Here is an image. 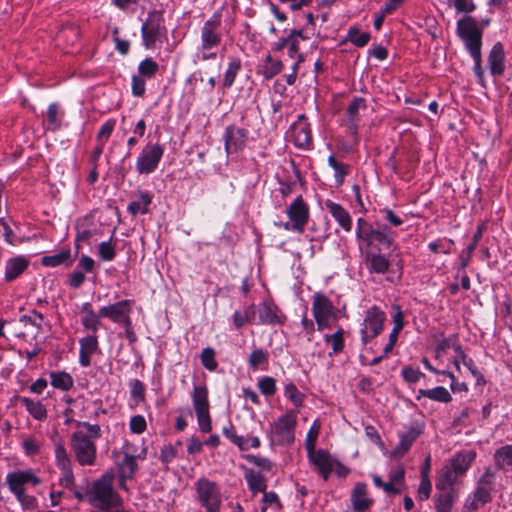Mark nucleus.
<instances>
[{"label":"nucleus","instance_id":"nucleus-1","mask_svg":"<svg viewBox=\"0 0 512 512\" xmlns=\"http://www.w3.org/2000/svg\"><path fill=\"white\" fill-rule=\"evenodd\" d=\"M355 237L360 252L382 251L394 245L396 233L385 224L374 226L360 217L356 222Z\"/></svg>","mask_w":512,"mask_h":512},{"label":"nucleus","instance_id":"nucleus-2","mask_svg":"<svg viewBox=\"0 0 512 512\" xmlns=\"http://www.w3.org/2000/svg\"><path fill=\"white\" fill-rule=\"evenodd\" d=\"M222 39V16L215 12L200 28V43L192 57L193 63L216 60Z\"/></svg>","mask_w":512,"mask_h":512},{"label":"nucleus","instance_id":"nucleus-3","mask_svg":"<svg viewBox=\"0 0 512 512\" xmlns=\"http://www.w3.org/2000/svg\"><path fill=\"white\" fill-rule=\"evenodd\" d=\"M78 426L84 427L88 433L75 431L71 435V448L75 458L81 466H92L96 462L97 448L95 440L101 437V428L98 424L78 422Z\"/></svg>","mask_w":512,"mask_h":512},{"label":"nucleus","instance_id":"nucleus-4","mask_svg":"<svg viewBox=\"0 0 512 512\" xmlns=\"http://www.w3.org/2000/svg\"><path fill=\"white\" fill-rule=\"evenodd\" d=\"M114 481L115 474L106 472L88 485V503L100 510L121 507L123 499L114 488Z\"/></svg>","mask_w":512,"mask_h":512},{"label":"nucleus","instance_id":"nucleus-5","mask_svg":"<svg viewBox=\"0 0 512 512\" xmlns=\"http://www.w3.org/2000/svg\"><path fill=\"white\" fill-rule=\"evenodd\" d=\"M496 471L486 467L483 474L476 481L475 488L465 498L463 512H473L492 501V492L495 486Z\"/></svg>","mask_w":512,"mask_h":512},{"label":"nucleus","instance_id":"nucleus-6","mask_svg":"<svg viewBox=\"0 0 512 512\" xmlns=\"http://www.w3.org/2000/svg\"><path fill=\"white\" fill-rule=\"evenodd\" d=\"M40 482V478L31 469L18 470L6 475V484L9 490L24 509H34L37 502L34 496L25 493L24 486L27 484L37 486Z\"/></svg>","mask_w":512,"mask_h":512},{"label":"nucleus","instance_id":"nucleus-7","mask_svg":"<svg viewBox=\"0 0 512 512\" xmlns=\"http://www.w3.org/2000/svg\"><path fill=\"white\" fill-rule=\"evenodd\" d=\"M307 457L324 480H328L333 471L339 477H345L349 473V469L334 458L328 451L324 449L316 450L312 443H308L307 445Z\"/></svg>","mask_w":512,"mask_h":512},{"label":"nucleus","instance_id":"nucleus-8","mask_svg":"<svg viewBox=\"0 0 512 512\" xmlns=\"http://www.w3.org/2000/svg\"><path fill=\"white\" fill-rule=\"evenodd\" d=\"M194 488L195 500L206 512H220L222 496L220 487L216 482L201 477L194 483Z\"/></svg>","mask_w":512,"mask_h":512},{"label":"nucleus","instance_id":"nucleus-9","mask_svg":"<svg viewBox=\"0 0 512 512\" xmlns=\"http://www.w3.org/2000/svg\"><path fill=\"white\" fill-rule=\"evenodd\" d=\"M298 409L288 410L271 424V438L277 445H291L295 440Z\"/></svg>","mask_w":512,"mask_h":512},{"label":"nucleus","instance_id":"nucleus-10","mask_svg":"<svg viewBox=\"0 0 512 512\" xmlns=\"http://www.w3.org/2000/svg\"><path fill=\"white\" fill-rule=\"evenodd\" d=\"M457 34L464 42L465 48L472 58L479 56L482 44V29L472 16H464L457 21Z\"/></svg>","mask_w":512,"mask_h":512},{"label":"nucleus","instance_id":"nucleus-11","mask_svg":"<svg viewBox=\"0 0 512 512\" xmlns=\"http://www.w3.org/2000/svg\"><path fill=\"white\" fill-rule=\"evenodd\" d=\"M164 18L159 11H151L141 27L142 44L146 49H154L156 42L166 39Z\"/></svg>","mask_w":512,"mask_h":512},{"label":"nucleus","instance_id":"nucleus-12","mask_svg":"<svg viewBox=\"0 0 512 512\" xmlns=\"http://www.w3.org/2000/svg\"><path fill=\"white\" fill-rule=\"evenodd\" d=\"M385 321L386 314L379 307L374 305L367 309L360 325L361 343L367 345L379 336L383 332Z\"/></svg>","mask_w":512,"mask_h":512},{"label":"nucleus","instance_id":"nucleus-13","mask_svg":"<svg viewBox=\"0 0 512 512\" xmlns=\"http://www.w3.org/2000/svg\"><path fill=\"white\" fill-rule=\"evenodd\" d=\"M312 313L319 331L330 328L331 321L337 319L332 301L320 292L313 295Z\"/></svg>","mask_w":512,"mask_h":512},{"label":"nucleus","instance_id":"nucleus-14","mask_svg":"<svg viewBox=\"0 0 512 512\" xmlns=\"http://www.w3.org/2000/svg\"><path fill=\"white\" fill-rule=\"evenodd\" d=\"M164 154V146L159 143H147L136 160V171L141 175L153 173Z\"/></svg>","mask_w":512,"mask_h":512},{"label":"nucleus","instance_id":"nucleus-15","mask_svg":"<svg viewBox=\"0 0 512 512\" xmlns=\"http://www.w3.org/2000/svg\"><path fill=\"white\" fill-rule=\"evenodd\" d=\"M134 446L126 443L118 454L116 464L119 476L123 479H132L138 470L137 459H143L142 455H134Z\"/></svg>","mask_w":512,"mask_h":512},{"label":"nucleus","instance_id":"nucleus-16","mask_svg":"<svg viewBox=\"0 0 512 512\" xmlns=\"http://www.w3.org/2000/svg\"><path fill=\"white\" fill-rule=\"evenodd\" d=\"M248 130L245 128L229 125L225 128L223 134L224 147L226 153L232 154L242 151L248 139Z\"/></svg>","mask_w":512,"mask_h":512},{"label":"nucleus","instance_id":"nucleus-17","mask_svg":"<svg viewBox=\"0 0 512 512\" xmlns=\"http://www.w3.org/2000/svg\"><path fill=\"white\" fill-rule=\"evenodd\" d=\"M256 310L257 325H283L286 321V315L273 302L263 301Z\"/></svg>","mask_w":512,"mask_h":512},{"label":"nucleus","instance_id":"nucleus-18","mask_svg":"<svg viewBox=\"0 0 512 512\" xmlns=\"http://www.w3.org/2000/svg\"><path fill=\"white\" fill-rule=\"evenodd\" d=\"M291 137L294 145L301 149L308 148L312 143L310 124L304 114H300L297 120L290 126Z\"/></svg>","mask_w":512,"mask_h":512},{"label":"nucleus","instance_id":"nucleus-19","mask_svg":"<svg viewBox=\"0 0 512 512\" xmlns=\"http://www.w3.org/2000/svg\"><path fill=\"white\" fill-rule=\"evenodd\" d=\"M361 253L369 273L383 275L389 272L391 266L389 254L381 253V251H366Z\"/></svg>","mask_w":512,"mask_h":512},{"label":"nucleus","instance_id":"nucleus-20","mask_svg":"<svg viewBox=\"0 0 512 512\" xmlns=\"http://www.w3.org/2000/svg\"><path fill=\"white\" fill-rule=\"evenodd\" d=\"M367 108L362 97H354L347 107L348 131L355 141L358 140V127L361 121V112Z\"/></svg>","mask_w":512,"mask_h":512},{"label":"nucleus","instance_id":"nucleus-21","mask_svg":"<svg viewBox=\"0 0 512 512\" xmlns=\"http://www.w3.org/2000/svg\"><path fill=\"white\" fill-rule=\"evenodd\" d=\"M286 215L304 231L309 220V207L301 195L286 208Z\"/></svg>","mask_w":512,"mask_h":512},{"label":"nucleus","instance_id":"nucleus-22","mask_svg":"<svg viewBox=\"0 0 512 512\" xmlns=\"http://www.w3.org/2000/svg\"><path fill=\"white\" fill-rule=\"evenodd\" d=\"M133 303V300L125 299L114 304L103 306L100 308V316L103 318H108L112 322L117 323L126 314L131 313Z\"/></svg>","mask_w":512,"mask_h":512},{"label":"nucleus","instance_id":"nucleus-23","mask_svg":"<svg viewBox=\"0 0 512 512\" xmlns=\"http://www.w3.org/2000/svg\"><path fill=\"white\" fill-rule=\"evenodd\" d=\"M79 346V364L84 368L89 367L93 354L99 350L98 338L95 334L82 337Z\"/></svg>","mask_w":512,"mask_h":512},{"label":"nucleus","instance_id":"nucleus-24","mask_svg":"<svg viewBox=\"0 0 512 512\" xmlns=\"http://www.w3.org/2000/svg\"><path fill=\"white\" fill-rule=\"evenodd\" d=\"M350 499L353 510L356 512H366L373 504V499L368 494V487L363 482L355 484Z\"/></svg>","mask_w":512,"mask_h":512},{"label":"nucleus","instance_id":"nucleus-25","mask_svg":"<svg viewBox=\"0 0 512 512\" xmlns=\"http://www.w3.org/2000/svg\"><path fill=\"white\" fill-rule=\"evenodd\" d=\"M325 207L345 232H350L352 230V217L342 205L331 200H326Z\"/></svg>","mask_w":512,"mask_h":512},{"label":"nucleus","instance_id":"nucleus-26","mask_svg":"<svg viewBox=\"0 0 512 512\" xmlns=\"http://www.w3.org/2000/svg\"><path fill=\"white\" fill-rule=\"evenodd\" d=\"M14 400L19 401L29 415L37 421H44L48 417V411L40 400L31 399L29 397L15 395Z\"/></svg>","mask_w":512,"mask_h":512},{"label":"nucleus","instance_id":"nucleus-27","mask_svg":"<svg viewBox=\"0 0 512 512\" xmlns=\"http://www.w3.org/2000/svg\"><path fill=\"white\" fill-rule=\"evenodd\" d=\"M29 266L25 256H15L5 262V280L11 282L17 279Z\"/></svg>","mask_w":512,"mask_h":512},{"label":"nucleus","instance_id":"nucleus-28","mask_svg":"<svg viewBox=\"0 0 512 512\" xmlns=\"http://www.w3.org/2000/svg\"><path fill=\"white\" fill-rule=\"evenodd\" d=\"M476 452L474 450H465L458 452L450 461V466L459 474V476L465 475L470 468L471 464L476 458Z\"/></svg>","mask_w":512,"mask_h":512},{"label":"nucleus","instance_id":"nucleus-29","mask_svg":"<svg viewBox=\"0 0 512 512\" xmlns=\"http://www.w3.org/2000/svg\"><path fill=\"white\" fill-rule=\"evenodd\" d=\"M153 199V195L151 192L146 190L138 191V199L132 201L127 210L132 215L136 216L137 214H146L149 212V205L151 204Z\"/></svg>","mask_w":512,"mask_h":512},{"label":"nucleus","instance_id":"nucleus-30","mask_svg":"<svg viewBox=\"0 0 512 512\" xmlns=\"http://www.w3.org/2000/svg\"><path fill=\"white\" fill-rule=\"evenodd\" d=\"M195 412L209 411L208 388L206 385H195L191 395Z\"/></svg>","mask_w":512,"mask_h":512},{"label":"nucleus","instance_id":"nucleus-31","mask_svg":"<svg viewBox=\"0 0 512 512\" xmlns=\"http://www.w3.org/2000/svg\"><path fill=\"white\" fill-rule=\"evenodd\" d=\"M497 469L512 471V444L498 448L493 455Z\"/></svg>","mask_w":512,"mask_h":512},{"label":"nucleus","instance_id":"nucleus-32","mask_svg":"<svg viewBox=\"0 0 512 512\" xmlns=\"http://www.w3.org/2000/svg\"><path fill=\"white\" fill-rule=\"evenodd\" d=\"M459 477V474L450 466V464L445 465L436 480L437 490H449L456 483Z\"/></svg>","mask_w":512,"mask_h":512},{"label":"nucleus","instance_id":"nucleus-33","mask_svg":"<svg viewBox=\"0 0 512 512\" xmlns=\"http://www.w3.org/2000/svg\"><path fill=\"white\" fill-rule=\"evenodd\" d=\"M50 384L57 390L69 391L74 385L73 377L66 371H51Z\"/></svg>","mask_w":512,"mask_h":512},{"label":"nucleus","instance_id":"nucleus-34","mask_svg":"<svg viewBox=\"0 0 512 512\" xmlns=\"http://www.w3.org/2000/svg\"><path fill=\"white\" fill-rule=\"evenodd\" d=\"M345 331L342 327H339L332 334L324 335V342L331 347V351L329 352V356L337 355L344 350L345 347V339H344Z\"/></svg>","mask_w":512,"mask_h":512},{"label":"nucleus","instance_id":"nucleus-35","mask_svg":"<svg viewBox=\"0 0 512 512\" xmlns=\"http://www.w3.org/2000/svg\"><path fill=\"white\" fill-rule=\"evenodd\" d=\"M241 67H242V62L239 58L234 57V58L230 59L227 69L223 76V82H222V86H221L223 94L225 93V91L227 89L232 87L237 75L239 74V72L241 70Z\"/></svg>","mask_w":512,"mask_h":512},{"label":"nucleus","instance_id":"nucleus-36","mask_svg":"<svg viewBox=\"0 0 512 512\" xmlns=\"http://www.w3.org/2000/svg\"><path fill=\"white\" fill-rule=\"evenodd\" d=\"M490 70L493 75H501L504 71V53L501 43H496L489 54Z\"/></svg>","mask_w":512,"mask_h":512},{"label":"nucleus","instance_id":"nucleus-37","mask_svg":"<svg viewBox=\"0 0 512 512\" xmlns=\"http://www.w3.org/2000/svg\"><path fill=\"white\" fill-rule=\"evenodd\" d=\"M233 323L237 329L242 328L247 323L257 324V310L255 305H249L243 311H235L233 314Z\"/></svg>","mask_w":512,"mask_h":512},{"label":"nucleus","instance_id":"nucleus-38","mask_svg":"<svg viewBox=\"0 0 512 512\" xmlns=\"http://www.w3.org/2000/svg\"><path fill=\"white\" fill-rule=\"evenodd\" d=\"M421 397H426L441 403H448L452 400L449 391L442 386H438L432 389H419L416 399L419 400Z\"/></svg>","mask_w":512,"mask_h":512},{"label":"nucleus","instance_id":"nucleus-39","mask_svg":"<svg viewBox=\"0 0 512 512\" xmlns=\"http://www.w3.org/2000/svg\"><path fill=\"white\" fill-rule=\"evenodd\" d=\"M72 263L71 250L63 249L59 253L42 257L41 264L45 267H57L62 264L70 265Z\"/></svg>","mask_w":512,"mask_h":512},{"label":"nucleus","instance_id":"nucleus-40","mask_svg":"<svg viewBox=\"0 0 512 512\" xmlns=\"http://www.w3.org/2000/svg\"><path fill=\"white\" fill-rule=\"evenodd\" d=\"M416 438L417 433L414 431H408L401 435L399 443L392 451V456L395 458L403 457L409 451Z\"/></svg>","mask_w":512,"mask_h":512},{"label":"nucleus","instance_id":"nucleus-41","mask_svg":"<svg viewBox=\"0 0 512 512\" xmlns=\"http://www.w3.org/2000/svg\"><path fill=\"white\" fill-rule=\"evenodd\" d=\"M245 479L249 489L255 495L257 492H265L267 483L263 475L253 470H248L245 473Z\"/></svg>","mask_w":512,"mask_h":512},{"label":"nucleus","instance_id":"nucleus-42","mask_svg":"<svg viewBox=\"0 0 512 512\" xmlns=\"http://www.w3.org/2000/svg\"><path fill=\"white\" fill-rule=\"evenodd\" d=\"M328 165L334 170V178L337 186H340L344 183L345 176L349 172L348 165L337 161L334 155H330L328 157Z\"/></svg>","mask_w":512,"mask_h":512},{"label":"nucleus","instance_id":"nucleus-43","mask_svg":"<svg viewBox=\"0 0 512 512\" xmlns=\"http://www.w3.org/2000/svg\"><path fill=\"white\" fill-rule=\"evenodd\" d=\"M455 503V497L451 491H442L435 498V509L437 512H450Z\"/></svg>","mask_w":512,"mask_h":512},{"label":"nucleus","instance_id":"nucleus-44","mask_svg":"<svg viewBox=\"0 0 512 512\" xmlns=\"http://www.w3.org/2000/svg\"><path fill=\"white\" fill-rule=\"evenodd\" d=\"M284 396L289 401H291L298 410L300 407L303 406V403L305 401V394L300 392L296 385L292 382L285 385Z\"/></svg>","mask_w":512,"mask_h":512},{"label":"nucleus","instance_id":"nucleus-45","mask_svg":"<svg viewBox=\"0 0 512 512\" xmlns=\"http://www.w3.org/2000/svg\"><path fill=\"white\" fill-rule=\"evenodd\" d=\"M372 480L377 488L382 489L388 495H398L405 490L404 487L394 484V482L389 479L387 482L383 481L382 478L376 474L372 475Z\"/></svg>","mask_w":512,"mask_h":512},{"label":"nucleus","instance_id":"nucleus-46","mask_svg":"<svg viewBox=\"0 0 512 512\" xmlns=\"http://www.w3.org/2000/svg\"><path fill=\"white\" fill-rule=\"evenodd\" d=\"M62 115L57 103H51L47 109V125L49 130H58L61 127Z\"/></svg>","mask_w":512,"mask_h":512},{"label":"nucleus","instance_id":"nucleus-47","mask_svg":"<svg viewBox=\"0 0 512 512\" xmlns=\"http://www.w3.org/2000/svg\"><path fill=\"white\" fill-rule=\"evenodd\" d=\"M307 37L303 35L301 30H292L289 33V43H288V55L291 58H297L299 55V42L300 40H306Z\"/></svg>","mask_w":512,"mask_h":512},{"label":"nucleus","instance_id":"nucleus-48","mask_svg":"<svg viewBox=\"0 0 512 512\" xmlns=\"http://www.w3.org/2000/svg\"><path fill=\"white\" fill-rule=\"evenodd\" d=\"M269 360V353L261 348L254 349L249 358L248 365L252 370H257Z\"/></svg>","mask_w":512,"mask_h":512},{"label":"nucleus","instance_id":"nucleus-49","mask_svg":"<svg viewBox=\"0 0 512 512\" xmlns=\"http://www.w3.org/2000/svg\"><path fill=\"white\" fill-rule=\"evenodd\" d=\"M222 434L236 445L239 450L246 451L249 449V445L247 444V441H245V438L243 436H238L235 433L234 426L232 424L223 427Z\"/></svg>","mask_w":512,"mask_h":512},{"label":"nucleus","instance_id":"nucleus-50","mask_svg":"<svg viewBox=\"0 0 512 512\" xmlns=\"http://www.w3.org/2000/svg\"><path fill=\"white\" fill-rule=\"evenodd\" d=\"M283 69V64L280 60H273L270 55L266 57V65L262 69L264 79L269 80L279 74Z\"/></svg>","mask_w":512,"mask_h":512},{"label":"nucleus","instance_id":"nucleus-51","mask_svg":"<svg viewBox=\"0 0 512 512\" xmlns=\"http://www.w3.org/2000/svg\"><path fill=\"white\" fill-rule=\"evenodd\" d=\"M159 70V65L152 58H145L138 65V75L142 77H153Z\"/></svg>","mask_w":512,"mask_h":512},{"label":"nucleus","instance_id":"nucleus-52","mask_svg":"<svg viewBox=\"0 0 512 512\" xmlns=\"http://www.w3.org/2000/svg\"><path fill=\"white\" fill-rule=\"evenodd\" d=\"M215 350L212 347H206L202 350L200 359L202 365L208 370V371H215L218 367V363L215 359Z\"/></svg>","mask_w":512,"mask_h":512},{"label":"nucleus","instance_id":"nucleus-53","mask_svg":"<svg viewBox=\"0 0 512 512\" xmlns=\"http://www.w3.org/2000/svg\"><path fill=\"white\" fill-rule=\"evenodd\" d=\"M100 318H102V316H100V312L98 314L93 312L84 315L81 319V323L85 329L90 330L95 334L100 326Z\"/></svg>","mask_w":512,"mask_h":512},{"label":"nucleus","instance_id":"nucleus-54","mask_svg":"<svg viewBox=\"0 0 512 512\" xmlns=\"http://www.w3.org/2000/svg\"><path fill=\"white\" fill-rule=\"evenodd\" d=\"M55 462L58 468L72 466L71 458L62 444L55 447Z\"/></svg>","mask_w":512,"mask_h":512},{"label":"nucleus","instance_id":"nucleus-55","mask_svg":"<svg viewBox=\"0 0 512 512\" xmlns=\"http://www.w3.org/2000/svg\"><path fill=\"white\" fill-rule=\"evenodd\" d=\"M257 386L262 394L272 396L276 392L275 379L270 376H264L258 380Z\"/></svg>","mask_w":512,"mask_h":512},{"label":"nucleus","instance_id":"nucleus-56","mask_svg":"<svg viewBox=\"0 0 512 512\" xmlns=\"http://www.w3.org/2000/svg\"><path fill=\"white\" fill-rule=\"evenodd\" d=\"M348 39L355 46L363 47L368 43L370 35L366 32H360L357 29L350 28L348 31Z\"/></svg>","mask_w":512,"mask_h":512},{"label":"nucleus","instance_id":"nucleus-57","mask_svg":"<svg viewBox=\"0 0 512 512\" xmlns=\"http://www.w3.org/2000/svg\"><path fill=\"white\" fill-rule=\"evenodd\" d=\"M432 491V484L430 482L428 472L422 471V478L418 488V498L421 501L427 500Z\"/></svg>","mask_w":512,"mask_h":512},{"label":"nucleus","instance_id":"nucleus-58","mask_svg":"<svg viewBox=\"0 0 512 512\" xmlns=\"http://www.w3.org/2000/svg\"><path fill=\"white\" fill-rule=\"evenodd\" d=\"M99 256L103 261H112L116 256L115 246L109 241H102L98 246Z\"/></svg>","mask_w":512,"mask_h":512},{"label":"nucleus","instance_id":"nucleus-59","mask_svg":"<svg viewBox=\"0 0 512 512\" xmlns=\"http://www.w3.org/2000/svg\"><path fill=\"white\" fill-rule=\"evenodd\" d=\"M0 233L2 234L5 242L9 245H15V233L10 225V221L5 218H0Z\"/></svg>","mask_w":512,"mask_h":512},{"label":"nucleus","instance_id":"nucleus-60","mask_svg":"<svg viewBox=\"0 0 512 512\" xmlns=\"http://www.w3.org/2000/svg\"><path fill=\"white\" fill-rule=\"evenodd\" d=\"M115 123V120L110 119L107 120L104 124H102L96 136L98 143H106V141L109 139L112 132L114 131Z\"/></svg>","mask_w":512,"mask_h":512},{"label":"nucleus","instance_id":"nucleus-61","mask_svg":"<svg viewBox=\"0 0 512 512\" xmlns=\"http://www.w3.org/2000/svg\"><path fill=\"white\" fill-rule=\"evenodd\" d=\"M61 471V477L59 479L60 484L68 489H73L75 487V477L73 473L72 466L59 468Z\"/></svg>","mask_w":512,"mask_h":512},{"label":"nucleus","instance_id":"nucleus-62","mask_svg":"<svg viewBox=\"0 0 512 512\" xmlns=\"http://www.w3.org/2000/svg\"><path fill=\"white\" fill-rule=\"evenodd\" d=\"M22 447L26 455L33 456L40 452L41 442L34 437H27L23 440Z\"/></svg>","mask_w":512,"mask_h":512},{"label":"nucleus","instance_id":"nucleus-63","mask_svg":"<svg viewBox=\"0 0 512 512\" xmlns=\"http://www.w3.org/2000/svg\"><path fill=\"white\" fill-rule=\"evenodd\" d=\"M458 13H472L476 9L473 0H447Z\"/></svg>","mask_w":512,"mask_h":512},{"label":"nucleus","instance_id":"nucleus-64","mask_svg":"<svg viewBox=\"0 0 512 512\" xmlns=\"http://www.w3.org/2000/svg\"><path fill=\"white\" fill-rule=\"evenodd\" d=\"M401 375L408 383H416L422 377H424V374L419 369L413 368L411 366L403 367L401 370Z\"/></svg>","mask_w":512,"mask_h":512}]
</instances>
